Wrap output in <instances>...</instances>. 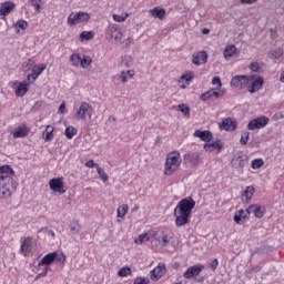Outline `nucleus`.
I'll return each mask as SVG.
<instances>
[{"label": "nucleus", "mask_w": 284, "mask_h": 284, "mask_svg": "<svg viewBox=\"0 0 284 284\" xmlns=\"http://www.w3.org/2000/svg\"><path fill=\"white\" fill-rule=\"evenodd\" d=\"M225 94V91H217L216 89H211L204 93L201 94L200 99L201 101H214V99H219L220 97H223Z\"/></svg>", "instance_id": "obj_14"}, {"label": "nucleus", "mask_w": 284, "mask_h": 284, "mask_svg": "<svg viewBox=\"0 0 284 284\" xmlns=\"http://www.w3.org/2000/svg\"><path fill=\"white\" fill-rule=\"evenodd\" d=\"M48 234H49L50 236H52V239H54V236H55L54 231H52V230H50V231L48 232Z\"/></svg>", "instance_id": "obj_62"}, {"label": "nucleus", "mask_w": 284, "mask_h": 284, "mask_svg": "<svg viewBox=\"0 0 284 284\" xmlns=\"http://www.w3.org/2000/svg\"><path fill=\"white\" fill-rule=\"evenodd\" d=\"M11 134L13 139H26V136L30 134V129H28V125L21 124L18 128L13 129L11 131Z\"/></svg>", "instance_id": "obj_19"}, {"label": "nucleus", "mask_w": 284, "mask_h": 284, "mask_svg": "<svg viewBox=\"0 0 284 284\" xmlns=\"http://www.w3.org/2000/svg\"><path fill=\"white\" fill-rule=\"evenodd\" d=\"M42 139H44L45 143H50V141L54 139V126L47 125L45 130L42 133Z\"/></svg>", "instance_id": "obj_27"}, {"label": "nucleus", "mask_w": 284, "mask_h": 284, "mask_svg": "<svg viewBox=\"0 0 284 284\" xmlns=\"http://www.w3.org/2000/svg\"><path fill=\"white\" fill-rule=\"evenodd\" d=\"M193 79H194V72L189 71L181 75L180 81H185L186 85H190Z\"/></svg>", "instance_id": "obj_36"}, {"label": "nucleus", "mask_w": 284, "mask_h": 284, "mask_svg": "<svg viewBox=\"0 0 284 284\" xmlns=\"http://www.w3.org/2000/svg\"><path fill=\"white\" fill-rule=\"evenodd\" d=\"M263 165H265V161H263V159H254L251 162L252 170H261Z\"/></svg>", "instance_id": "obj_42"}, {"label": "nucleus", "mask_w": 284, "mask_h": 284, "mask_svg": "<svg viewBox=\"0 0 284 284\" xmlns=\"http://www.w3.org/2000/svg\"><path fill=\"white\" fill-rule=\"evenodd\" d=\"M181 153L179 151H172L166 155L165 164H164V174L165 176H172L179 168H181L182 163Z\"/></svg>", "instance_id": "obj_2"}, {"label": "nucleus", "mask_w": 284, "mask_h": 284, "mask_svg": "<svg viewBox=\"0 0 284 284\" xmlns=\"http://www.w3.org/2000/svg\"><path fill=\"white\" fill-rule=\"evenodd\" d=\"M250 70L252 72H258V70H261V64H258V62H252L250 64Z\"/></svg>", "instance_id": "obj_52"}, {"label": "nucleus", "mask_w": 284, "mask_h": 284, "mask_svg": "<svg viewBox=\"0 0 284 284\" xmlns=\"http://www.w3.org/2000/svg\"><path fill=\"white\" fill-rule=\"evenodd\" d=\"M81 54L79 53H73L71 54L70 57V62H71V65H73V68H79V65H81Z\"/></svg>", "instance_id": "obj_34"}, {"label": "nucleus", "mask_w": 284, "mask_h": 284, "mask_svg": "<svg viewBox=\"0 0 284 284\" xmlns=\"http://www.w3.org/2000/svg\"><path fill=\"white\" fill-rule=\"evenodd\" d=\"M60 114H68V109L65 108V102H62L59 106Z\"/></svg>", "instance_id": "obj_54"}, {"label": "nucleus", "mask_w": 284, "mask_h": 284, "mask_svg": "<svg viewBox=\"0 0 284 284\" xmlns=\"http://www.w3.org/2000/svg\"><path fill=\"white\" fill-rule=\"evenodd\" d=\"M271 37L276 38V29L270 30Z\"/></svg>", "instance_id": "obj_61"}, {"label": "nucleus", "mask_w": 284, "mask_h": 284, "mask_svg": "<svg viewBox=\"0 0 284 284\" xmlns=\"http://www.w3.org/2000/svg\"><path fill=\"white\" fill-rule=\"evenodd\" d=\"M92 39H94L93 31H82L80 33V41H92Z\"/></svg>", "instance_id": "obj_35"}, {"label": "nucleus", "mask_w": 284, "mask_h": 284, "mask_svg": "<svg viewBox=\"0 0 284 284\" xmlns=\"http://www.w3.org/2000/svg\"><path fill=\"white\" fill-rule=\"evenodd\" d=\"M220 130H225L226 132H234V130H236V121L232 120L231 118L224 119L220 123Z\"/></svg>", "instance_id": "obj_23"}, {"label": "nucleus", "mask_w": 284, "mask_h": 284, "mask_svg": "<svg viewBox=\"0 0 284 284\" xmlns=\"http://www.w3.org/2000/svg\"><path fill=\"white\" fill-rule=\"evenodd\" d=\"M270 123V118L265 115L257 116L248 121L247 130L253 132L254 130H263V128H267Z\"/></svg>", "instance_id": "obj_7"}, {"label": "nucleus", "mask_w": 284, "mask_h": 284, "mask_svg": "<svg viewBox=\"0 0 284 284\" xmlns=\"http://www.w3.org/2000/svg\"><path fill=\"white\" fill-rule=\"evenodd\" d=\"M223 149V144L221 143V140H216L212 143L204 144V150L206 152H214V150L221 151Z\"/></svg>", "instance_id": "obj_28"}, {"label": "nucleus", "mask_w": 284, "mask_h": 284, "mask_svg": "<svg viewBox=\"0 0 284 284\" xmlns=\"http://www.w3.org/2000/svg\"><path fill=\"white\" fill-rule=\"evenodd\" d=\"M106 34L115 41H121V39H123V32L121 31V28H119V24H109Z\"/></svg>", "instance_id": "obj_18"}, {"label": "nucleus", "mask_w": 284, "mask_h": 284, "mask_svg": "<svg viewBox=\"0 0 284 284\" xmlns=\"http://www.w3.org/2000/svg\"><path fill=\"white\" fill-rule=\"evenodd\" d=\"M90 65H92V58L90 55H84L81 58L80 67L83 68V70L90 68Z\"/></svg>", "instance_id": "obj_38"}, {"label": "nucleus", "mask_w": 284, "mask_h": 284, "mask_svg": "<svg viewBox=\"0 0 284 284\" xmlns=\"http://www.w3.org/2000/svg\"><path fill=\"white\" fill-rule=\"evenodd\" d=\"M77 132H78L77 128L67 126L64 134H65L67 139L72 140V139H74V136H77Z\"/></svg>", "instance_id": "obj_40"}, {"label": "nucleus", "mask_w": 284, "mask_h": 284, "mask_svg": "<svg viewBox=\"0 0 284 284\" xmlns=\"http://www.w3.org/2000/svg\"><path fill=\"white\" fill-rule=\"evenodd\" d=\"M210 267L214 272V270H216V267H219V260L217 258L212 260V262L210 263Z\"/></svg>", "instance_id": "obj_55"}, {"label": "nucleus", "mask_w": 284, "mask_h": 284, "mask_svg": "<svg viewBox=\"0 0 284 284\" xmlns=\"http://www.w3.org/2000/svg\"><path fill=\"white\" fill-rule=\"evenodd\" d=\"M128 212H130V206H128V204H122L118 207V219H125Z\"/></svg>", "instance_id": "obj_33"}, {"label": "nucleus", "mask_w": 284, "mask_h": 284, "mask_svg": "<svg viewBox=\"0 0 284 284\" xmlns=\"http://www.w3.org/2000/svg\"><path fill=\"white\" fill-rule=\"evenodd\" d=\"M205 270V266L203 264H195L193 266H190L183 274L184 278H194V276H199L201 272Z\"/></svg>", "instance_id": "obj_11"}, {"label": "nucleus", "mask_w": 284, "mask_h": 284, "mask_svg": "<svg viewBox=\"0 0 284 284\" xmlns=\"http://www.w3.org/2000/svg\"><path fill=\"white\" fill-rule=\"evenodd\" d=\"M184 161L185 163H189L190 165H200V163L203 162L201 159V153L200 152H189L184 154Z\"/></svg>", "instance_id": "obj_16"}, {"label": "nucleus", "mask_w": 284, "mask_h": 284, "mask_svg": "<svg viewBox=\"0 0 284 284\" xmlns=\"http://www.w3.org/2000/svg\"><path fill=\"white\" fill-rule=\"evenodd\" d=\"M255 192H256V189H254V186H246L245 191L242 193L243 201H246V203H250Z\"/></svg>", "instance_id": "obj_30"}, {"label": "nucleus", "mask_w": 284, "mask_h": 284, "mask_svg": "<svg viewBox=\"0 0 284 284\" xmlns=\"http://www.w3.org/2000/svg\"><path fill=\"white\" fill-rule=\"evenodd\" d=\"M133 284H150V280L148 277H136L133 282Z\"/></svg>", "instance_id": "obj_51"}, {"label": "nucleus", "mask_w": 284, "mask_h": 284, "mask_svg": "<svg viewBox=\"0 0 284 284\" xmlns=\"http://www.w3.org/2000/svg\"><path fill=\"white\" fill-rule=\"evenodd\" d=\"M0 176H14V170L10 165L0 166Z\"/></svg>", "instance_id": "obj_32"}, {"label": "nucleus", "mask_w": 284, "mask_h": 284, "mask_svg": "<svg viewBox=\"0 0 284 284\" xmlns=\"http://www.w3.org/2000/svg\"><path fill=\"white\" fill-rule=\"evenodd\" d=\"M170 241H172V237L165 233L162 236L158 237V243H160L162 247H168V245H170Z\"/></svg>", "instance_id": "obj_37"}, {"label": "nucleus", "mask_w": 284, "mask_h": 284, "mask_svg": "<svg viewBox=\"0 0 284 284\" xmlns=\"http://www.w3.org/2000/svg\"><path fill=\"white\" fill-rule=\"evenodd\" d=\"M280 81H281L282 83H284V71H283L282 74H281Z\"/></svg>", "instance_id": "obj_63"}, {"label": "nucleus", "mask_w": 284, "mask_h": 284, "mask_svg": "<svg viewBox=\"0 0 284 284\" xmlns=\"http://www.w3.org/2000/svg\"><path fill=\"white\" fill-rule=\"evenodd\" d=\"M57 256H59V253L57 252L44 255L39 262V266L41 267V265H52V262L57 261Z\"/></svg>", "instance_id": "obj_26"}, {"label": "nucleus", "mask_w": 284, "mask_h": 284, "mask_svg": "<svg viewBox=\"0 0 284 284\" xmlns=\"http://www.w3.org/2000/svg\"><path fill=\"white\" fill-rule=\"evenodd\" d=\"M193 136H195V139H201V141H204L205 143H210V141H212V139H214V136L212 135V132L204 130H196L193 133Z\"/></svg>", "instance_id": "obj_24"}, {"label": "nucleus", "mask_w": 284, "mask_h": 284, "mask_svg": "<svg viewBox=\"0 0 284 284\" xmlns=\"http://www.w3.org/2000/svg\"><path fill=\"white\" fill-rule=\"evenodd\" d=\"M48 276V266L43 268L41 273L38 274L37 278H45Z\"/></svg>", "instance_id": "obj_56"}, {"label": "nucleus", "mask_w": 284, "mask_h": 284, "mask_svg": "<svg viewBox=\"0 0 284 284\" xmlns=\"http://www.w3.org/2000/svg\"><path fill=\"white\" fill-rule=\"evenodd\" d=\"M280 57H283V50H282V49H277V50L275 51V58H276V59H280Z\"/></svg>", "instance_id": "obj_59"}, {"label": "nucleus", "mask_w": 284, "mask_h": 284, "mask_svg": "<svg viewBox=\"0 0 284 284\" xmlns=\"http://www.w3.org/2000/svg\"><path fill=\"white\" fill-rule=\"evenodd\" d=\"M254 80V75H234L231 79V88H237L239 90H243L247 88L248 83H252Z\"/></svg>", "instance_id": "obj_5"}, {"label": "nucleus", "mask_w": 284, "mask_h": 284, "mask_svg": "<svg viewBox=\"0 0 284 284\" xmlns=\"http://www.w3.org/2000/svg\"><path fill=\"white\" fill-rule=\"evenodd\" d=\"M90 21V13L88 12H71L68 17L67 23L70 28L79 26V23H88Z\"/></svg>", "instance_id": "obj_4"}, {"label": "nucleus", "mask_w": 284, "mask_h": 284, "mask_svg": "<svg viewBox=\"0 0 284 284\" xmlns=\"http://www.w3.org/2000/svg\"><path fill=\"white\" fill-rule=\"evenodd\" d=\"M128 17H130V13H122V14H113L112 19L113 21H115L116 23H123L124 21L128 20Z\"/></svg>", "instance_id": "obj_41"}, {"label": "nucleus", "mask_w": 284, "mask_h": 284, "mask_svg": "<svg viewBox=\"0 0 284 284\" xmlns=\"http://www.w3.org/2000/svg\"><path fill=\"white\" fill-rule=\"evenodd\" d=\"M239 52V49H236V45L229 44L223 52L224 59H232L236 53Z\"/></svg>", "instance_id": "obj_29"}, {"label": "nucleus", "mask_w": 284, "mask_h": 284, "mask_svg": "<svg viewBox=\"0 0 284 284\" xmlns=\"http://www.w3.org/2000/svg\"><path fill=\"white\" fill-rule=\"evenodd\" d=\"M195 206L196 202L192 197H185L176 204L173 211L176 227H183V225H187V223H190L192 211Z\"/></svg>", "instance_id": "obj_1"}, {"label": "nucleus", "mask_w": 284, "mask_h": 284, "mask_svg": "<svg viewBox=\"0 0 284 284\" xmlns=\"http://www.w3.org/2000/svg\"><path fill=\"white\" fill-rule=\"evenodd\" d=\"M14 10H17V3L8 0L4 2L0 3V18L6 21V18L9 14H12V12H14Z\"/></svg>", "instance_id": "obj_8"}, {"label": "nucleus", "mask_w": 284, "mask_h": 284, "mask_svg": "<svg viewBox=\"0 0 284 284\" xmlns=\"http://www.w3.org/2000/svg\"><path fill=\"white\" fill-rule=\"evenodd\" d=\"M150 14L154 19H163V17H165V9H163L161 7H155V8L150 10Z\"/></svg>", "instance_id": "obj_31"}, {"label": "nucleus", "mask_w": 284, "mask_h": 284, "mask_svg": "<svg viewBox=\"0 0 284 284\" xmlns=\"http://www.w3.org/2000/svg\"><path fill=\"white\" fill-rule=\"evenodd\" d=\"M253 81L251 84L248 83L247 90L251 94H254V92H258V90L263 89V84L265 83V79L263 77H257L254 78L253 75Z\"/></svg>", "instance_id": "obj_17"}, {"label": "nucleus", "mask_w": 284, "mask_h": 284, "mask_svg": "<svg viewBox=\"0 0 284 284\" xmlns=\"http://www.w3.org/2000/svg\"><path fill=\"white\" fill-rule=\"evenodd\" d=\"M212 85H217V88L215 90H217V92H225V90L221 89L223 88V82H221V78L220 77H214L212 79Z\"/></svg>", "instance_id": "obj_44"}, {"label": "nucleus", "mask_w": 284, "mask_h": 284, "mask_svg": "<svg viewBox=\"0 0 284 284\" xmlns=\"http://www.w3.org/2000/svg\"><path fill=\"white\" fill-rule=\"evenodd\" d=\"M192 63L193 65H204V63H207V52L200 51L197 53H194Z\"/></svg>", "instance_id": "obj_22"}, {"label": "nucleus", "mask_w": 284, "mask_h": 284, "mask_svg": "<svg viewBox=\"0 0 284 284\" xmlns=\"http://www.w3.org/2000/svg\"><path fill=\"white\" fill-rule=\"evenodd\" d=\"M41 105H43V101H37V102H34L32 110H39V108H41Z\"/></svg>", "instance_id": "obj_57"}, {"label": "nucleus", "mask_w": 284, "mask_h": 284, "mask_svg": "<svg viewBox=\"0 0 284 284\" xmlns=\"http://www.w3.org/2000/svg\"><path fill=\"white\" fill-rule=\"evenodd\" d=\"M32 252V239L31 237H21L20 239V254L22 256H28Z\"/></svg>", "instance_id": "obj_12"}, {"label": "nucleus", "mask_w": 284, "mask_h": 284, "mask_svg": "<svg viewBox=\"0 0 284 284\" xmlns=\"http://www.w3.org/2000/svg\"><path fill=\"white\" fill-rule=\"evenodd\" d=\"M250 209L247 210H239L234 213L233 221L237 225H245L247 223V220L250 219Z\"/></svg>", "instance_id": "obj_10"}, {"label": "nucleus", "mask_w": 284, "mask_h": 284, "mask_svg": "<svg viewBox=\"0 0 284 284\" xmlns=\"http://www.w3.org/2000/svg\"><path fill=\"white\" fill-rule=\"evenodd\" d=\"M14 190H17L14 178L1 175L0 176V199H10Z\"/></svg>", "instance_id": "obj_3"}, {"label": "nucleus", "mask_w": 284, "mask_h": 284, "mask_svg": "<svg viewBox=\"0 0 284 284\" xmlns=\"http://www.w3.org/2000/svg\"><path fill=\"white\" fill-rule=\"evenodd\" d=\"M265 212H267L265 206L257 204H252L248 206V214H254L256 219H263V216H265Z\"/></svg>", "instance_id": "obj_21"}, {"label": "nucleus", "mask_w": 284, "mask_h": 284, "mask_svg": "<svg viewBox=\"0 0 284 284\" xmlns=\"http://www.w3.org/2000/svg\"><path fill=\"white\" fill-rule=\"evenodd\" d=\"M30 3L34 8L36 12H41V7L43 6V0H30Z\"/></svg>", "instance_id": "obj_46"}, {"label": "nucleus", "mask_w": 284, "mask_h": 284, "mask_svg": "<svg viewBox=\"0 0 284 284\" xmlns=\"http://www.w3.org/2000/svg\"><path fill=\"white\" fill-rule=\"evenodd\" d=\"M84 165L85 168H90V169L95 168L97 170L98 168H100L99 164L94 163V160H89L88 162H85Z\"/></svg>", "instance_id": "obj_53"}, {"label": "nucleus", "mask_w": 284, "mask_h": 284, "mask_svg": "<svg viewBox=\"0 0 284 284\" xmlns=\"http://www.w3.org/2000/svg\"><path fill=\"white\" fill-rule=\"evenodd\" d=\"M240 1L243 4L252 6V3H256V1H258V0H240Z\"/></svg>", "instance_id": "obj_58"}, {"label": "nucleus", "mask_w": 284, "mask_h": 284, "mask_svg": "<svg viewBox=\"0 0 284 284\" xmlns=\"http://www.w3.org/2000/svg\"><path fill=\"white\" fill-rule=\"evenodd\" d=\"M239 159H240V163H239L240 168H245L246 161L243 160L242 158H239Z\"/></svg>", "instance_id": "obj_60"}, {"label": "nucleus", "mask_w": 284, "mask_h": 284, "mask_svg": "<svg viewBox=\"0 0 284 284\" xmlns=\"http://www.w3.org/2000/svg\"><path fill=\"white\" fill-rule=\"evenodd\" d=\"M150 241V235L148 233L140 234L138 239L134 240L135 245H143Z\"/></svg>", "instance_id": "obj_39"}, {"label": "nucleus", "mask_w": 284, "mask_h": 284, "mask_svg": "<svg viewBox=\"0 0 284 284\" xmlns=\"http://www.w3.org/2000/svg\"><path fill=\"white\" fill-rule=\"evenodd\" d=\"M176 110H179L180 112H182V114H184V116H190V106H187V104H179L176 106Z\"/></svg>", "instance_id": "obj_45"}, {"label": "nucleus", "mask_w": 284, "mask_h": 284, "mask_svg": "<svg viewBox=\"0 0 284 284\" xmlns=\"http://www.w3.org/2000/svg\"><path fill=\"white\" fill-rule=\"evenodd\" d=\"M74 116L77 121H88V119H92V105L88 102H82Z\"/></svg>", "instance_id": "obj_6"}, {"label": "nucleus", "mask_w": 284, "mask_h": 284, "mask_svg": "<svg viewBox=\"0 0 284 284\" xmlns=\"http://www.w3.org/2000/svg\"><path fill=\"white\" fill-rule=\"evenodd\" d=\"M131 274H132V270L130 267H122L118 272V275L122 277L130 276Z\"/></svg>", "instance_id": "obj_49"}, {"label": "nucleus", "mask_w": 284, "mask_h": 284, "mask_svg": "<svg viewBox=\"0 0 284 284\" xmlns=\"http://www.w3.org/2000/svg\"><path fill=\"white\" fill-rule=\"evenodd\" d=\"M202 32H203L204 34H210V29H203Z\"/></svg>", "instance_id": "obj_64"}, {"label": "nucleus", "mask_w": 284, "mask_h": 284, "mask_svg": "<svg viewBox=\"0 0 284 284\" xmlns=\"http://www.w3.org/2000/svg\"><path fill=\"white\" fill-rule=\"evenodd\" d=\"M49 186L52 192H58L59 194H65L63 189V178H53L49 181Z\"/></svg>", "instance_id": "obj_13"}, {"label": "nucleus", "mask_w": 284, "mask_h": 284, "mask_svg": "<svg viewBox=\"0 0 284 284\" xmlns=\"http://www.w3.org/2000/svg\"><path fill=\"white\" fill-rule=\"evenodd\" d=\"M28 90H30V84L26 81L20 82L16 88V97H26Z\"/></svg>", "instance_id": "obj_25"}, {"label": "nucleus", "mask_w": 284, "mask_h": 284, "mask_svg": "<svg viewBox=\"0 0 284 284\" xmlns=\"http://www.w3.org/2000/svg\"><path fill=\"white\" fill-rule=\"evenodd\" d=\"M14 28H19L20 30H28V21L21 19V20H18L16 23H14Z\"/></svg>", "instance_id": "obj_48"}, {"label": "nucleus", "mask_w": 284, "mask_h": 284, "mask_svg": "<svg viewBox=\"0 0 284 284\" xmlns=\"http://www.w3.org/2000/svg\"><path fill=\"white\" fill-rule=\"evenodd\" d=\"M134 78V71H121L120 73L112 77V81L115 83V85H119L120 83H128L129 79Z\"/></svg>", "instance_id": "obj_9"}, {"label": "nucleus", "mask_w": 284, "mask_h": 284, "mask_svg": "<svg viewBox=\"0 0 284 284\" xmlns=\"http://www.w3.org/2000/svg\"><path fill=\"white\" fill-rule=\"evenodd\" d=\"M70 232L71 234H81V224L79 222L72 223L70 225Z\"/></svg>", "instance_id": "obj_47"}, {"label": "nucleus", "mask_w": 284, "mask_h": 284, "mask_svg": "<svg viewBox=\"0 0 284 284\" xmlns=\"http://www.w3.org/2000/svg\"><path fill=\"white\" fill-rule=\"evenodd\" d=\"M248 141H250V132H247V131L243 132L241 140H240L241 145H247Z\"/></svg>", "instance_id": "obj_50"}, {"label": "nucleus", "mask_w": 284, "mask_h": 284, "mask_svg": "<svg viewBox=\"0 0 284 284\" xmlns=\"http://www.w3.org/2000/svg\"><path fill=\"white\" fill-rule=\"evenodd\" d=\"M97 172H98L102 183H108V181L110 180V176H108V173H105V171L103 169H101V166H98Z\"/></svg>", "instance_id": "obj_43"}, {"label": "nucleus", "mask_w": 284, "mask_h": 284, "mask_svg": "<svg viewBox=\"0 0 284 284\" xmlns=\"http://www.w3.org/2000/svg\"><path fill=\"white\" fill-rule=\"evenodd\" d=\"M165 264L159 263L151 272V281H160L161 277L165 274Z\"/></svg>", "instance_id": "obj_20"}, {"label": "nucleus", "mask_w": 284, "mask_h": 284, "mask_svg": "<svg viewBox=\"0 0 284 284\" xmlns=\"http://www.w3.org/2000/svg\"><path fill=\"white\" fill-rule=\"evenodd\" d=\"M45 68H47L45 64L33 65L31 73L27 77L28 81H32V83H34V81H37L39 77L43 74V72L45 71Z\"/></svg>", "instance_id": "obj_15"}]
</instances>
